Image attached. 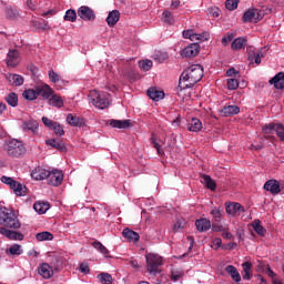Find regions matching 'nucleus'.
<instances>
[{"label": "nucleus", "mask_w": 284, "mask_h": 284, "mask_svg": "<svg viewBox=\"0 0 284 284\" xmlns=\"http://www.w3.org/2000/svg\"><path fill=\"white\" fill-rule=\"evenodd\" d=\"M225 207L226 214H231V216H241V213L245 212V206L239 202L226 203Z\"/></svg>", "instance_id": "obj_9"}, {"label": "nucleus", "mask_w": 284, "mask_h": 284, "mask_svg": "<svg viewBox=\"0 0 284 284\" xmlns=\"http://www.w3.org/2000/svg\"><path fill=\"white\" fill-rule=\"evenodd\" d=\"M162 17H163L164 23H169L170 26L174 23V17L172 16V12H170V10H164L162 13Z\"/></svg>", "instance_id": "obj_45"}, {"label": "nucleus", "mask_w": 284, "mask_h": 284, "mask_svg": "<svg viewBox=\"0 0 284 284\" xmlns=\"http://www.w3.org/2000/svg\"><path fill=\"white\" fill-rule=\"evenodd\" d=\"M253 230L254 232H256V234H258V236H265V227H263V225H261V220H255L252 223Z\"/></svg>", "instance_id": "obj_36"}, {"label": "nucleus", "mask_w": 284, "mask_h": 284, "mask_svg": "<svg viewBox=\"0 0 284 284\" xmlns=\"http://www.w3.org/2000/svg\"><path fill=\"white\" fill-rule=\"evenodd\" d=\"M264 190H266V192H271V194H278L281 193V182L271 179L265 182Z\"/></svg>", "instance_id": "obj_12"}, {"label": "nucleus", "mask_w": 284, "mask_h": 284, "mask_svg": "<svg viewBox=\"0 0 284 284\" xmlns=\"http://www.w3.org/2000/svg\"><path fill=\"white\" fill-rule=\"evenodd\" d=\"M243 271H242V278L244 281H250L253 276L252 274V264L250 262H244L242 264Z\"/></svg>", "instance_id": "obj_25"}, {"label": "nucleus", "mask_w": 284, "mask_h": 284, "mask_svg": "<svg viewBox=\"0 0 284 284\" xmlns=\"http://www.w3.org/2000/svg\"><path fill=\"white\" fill-rule=\"evenodd\" d=\"M256 14H258V9H250L243 16L244 23H252L256 21Z\"/></svg>", "instance_id": "obj_26"}, {"label": "nucleus", "mask_w": 284, "mask_h": 284, "mask_svg": "<svg viewBox=\"0 0 284 284\" xmlns=\"http://www.w3.org/2000/svg\"><path fill=\"white\" fill-rule=\"evenodd\" d=\"M248 59L251 61H254L256 63V65H261V55L260 54H255V53L250 54Z\"/></svg>", "instance_id": "obj_58"}, {"label": "nucleus", "mask_w": 284, "mask_h": 284, "mask_svg": "<svg viewBox=\"0 0 284 284\" xmlns=\"http://www.w3.org/2000/svg\"><path fill=\"white\" fill-rule=\"evenodd\" d=\"M98 278L102 284H112V281H113L112 275H110L109 273H100L98 275Z\"/></svg>", "instance_id": "obj_41"}, {"label": "nucleus", "mask_w": 284, "mask_h": 284, "mask_svg": "<svg viewBox=\"0 0 284 284\" xmlns=\"http://www.w3.org/2000/svg\"><path fill=\"white\" fill-rule=\"evenodd\" d=\"M146 270L151 276L161 274V265H163V257L156 253H149L145 255Z\"/></svg>", "instance_id": "obj_4"}, {"label": "nucleus", "mask_w": 284, "mask_h": 284, "mask_svg": "<svg viewBox=\"0 0 284 284\" xmlns=\"http://www.w3.org/2000/svg\"><path fill=\"white\" fill-rule=\"evenodd\" d=\"M201 183L203 185H205V187H207V190H211L212 192H214V190H216V182L212 179H203V180H201Z\"/></svg>", "instance_id": "obj_42"}, {"label": "nucleus", "mask_w": 284, "mask_h": 284, "mask_svg": "<svg viewBox=\"0 0 284 284\" xmlns=\"http://www.w3.org/2000/svg\"><path fill=\"white\" fill-rule=\"evenodd\" d=\"M37 241H52L54 239V235L52 233L44 231L40 232L36 235Z\"/></svg>", "instance_id": "obj_38"}, {"label": "nucleus", "mask_w": 284, "mask_h": 284, "mask_svg": "<svg viewBox=\"0 0 284 284\" xmlns=\"http://www.w3.org/2000/svg\"><path fill=\"white\" fill-rule=\"evenodd\" d=\"M4 101L11 108H17L19 105V95L16 92H11L4 98Z\"/></svg>", "instance_id": "obj_29"}, {"label": "nucleus", "mask_w": 284, "mask_h": 284, "mask_svg": "<svg viewBox=\"0 0 284 284\" xmlns=\"http://www.w3.org/2000/svg\"><path fill=\"white\" fill-rule=\"evenodd\" d=\"M51 130L54 132V134H58L59 136H63V134H65V131H63V126H61L59 122H55Z\"/></svg>", "instance_id": "obj_49"}, {"label": "nucleus", "mask_w": 284, "mask_h": 284, "mask_svg": "<svg viewBox=\"0 0 284 284\" xmlns=\"http://www.w3.org/2000/svg\"><path fill=\"white\" fill-rule=\"evenodd\" d=\"M92 246L94 247V250H99L100 253L103 254V256H110V251H108V247L102 245L101 242H93Z\"/></svg>", "instance_id": "obj_40"}, {"label": "nucleus", "mask_w": 284, "mask_h": 284, "mask_svg": "<svg viewBox=\"0 0 284 284\" xmlns=\"http://www.w3.org/2000/svg\"><path fill=\"white\" fill-rule=\"evenodd\" d=\"M205 37H203L202 34L199 33H194L191 36V41H204Z\"/></svg>", "instance_id": "obj_60"}, {"label": "nucleus", "mask_w": 284, "mask_h": 284, "mask_svg": "<svg viewBox=\"0 0 284 284\" xmlns=\"http://www.w3.org/2000/svg\"><path fill=\"white\" fill-rule=\"evenodd\" d=\"M67 123L73 128H81V125H83V120H81L79 116L72 115V113H69L67 115Z\"/></svg>", "instance_id": "obj_30"}, {"label": "nucleus", "mask_w": 284, "mask_h": 284, "mask_svg": "<svg viewBox=\"0 0 284 284\" xmlns=\"http://www.w3.org/2000/svg\"><path fill=\"white\" fill-rule=\"evenodd\" d=\"M119 19H121V12H119V10L110 11L109 16L106 17V23L110 26V28H114V26L119 23Z\"/></svg>", "instance_id": "obj_18"}, {"label": "nucleus", "mask_w": 284, "mask_h": 284, "mask_svg": "<svg viewBox=\"0 0 284 284\" xmlns=\"http://www.w3.org/2000/svg\"><path fill=\"white\" fill-rule=\"evenodd\" d=\"M152 65H153L152 60L140 61V68L144 72H150V70H152Z\"/></svg>", "instance_id": "obj_47"}, {"label": "nucleus", "mask_w": 284, "mask_h": 284, "mask_svg": "<svg viewBox=\"0 0 284 284\" xmlns=\"http://www.w3.org/2000/svg\"><path fill=\"white\" fill-rule=\"evenodd\" d=\"M275 132H276L278 139L284 142V126H283V124H277L276 129H275Z\"/></svg>", "instance_id": "obj_52"}, {"label": "nucleus", "mask_w": 284, "mask_h": 284, "mask_svg": "<svg viewBox=\"0 0 284 284\" xmlns=\"http://www.w3.org/2000/svg\"><path fill=\"white\" fill-rule=\"evenodd\" d=\"M36 91L38 97H42V99L44 100H50V97H52V94H54V90H52V88H50V85L48 84H41L36 87Z\"/></svg>", "instance_id": "obj_11"}, {"label": "nucleus", "mask_w": 284, "mask_h": 284, "mask_svg": "<svg viewBox=\"0 0 284 284\" xmlns=\"http://www.w3.org/2000/svg\"><path fill=\"white\" fill-rule=\"evenodd\" d=\"M210 14H212V17H221V9L214 7L210 9Z\"/></svg>", "instance_id": "obj_62"}, {"label": "nucleus", "mask_w": 284, "mask_h": 284, "mask_svg": "<svg viewBox=\"0 0 284 284\" xmlns=\"http://www.w3.org/2000/svg\"><path fill=\"white\" fill-rule=\"evenodd\" d=\"M276 123H270L266 124L262 128V132H264V134H274V132H276Z\"/></svg>", "instance_id": "obj_44"}, {"label": "nucleus", "mask_w": 284, "mask_h": 284, "mask_svg": "<svg viewBox=\"0 0 284 284\" xmlns=\"http://www.w3.org/2000/svg\"><path fill=\"white\" fill-rule=\"evenodd\" d=\"M203 65L201 64H192L186 70L182 72L180 75L179 88L180 90H187L190 88H194L201 79H203Z\"/></svg>", "instance_id": "obj_2"}, {"label": "nucleus", "mask_w": 284, "mask_h": 284, "mask_svg": "<svg viewBox=\"0 0 284 284\" xmlns=\"http://www.w3.org/2000/svg\"><path fill=\"white\" fill-rule=\"evenodd\" d=\"M7 79L11 85L18 88L19 85H23V78L17 73H9Z\"/></svg>", "instance_id": "obj_24"}, {"label": "nucleus", "mask_w": 284, "mask_h": 284, "mask_svg": "<svg viewBox=\"0 0 284 284\" xmlns=\"http://www.w3.org/2000/svg\"><path fill=\"white\" fill-rule=\"evenodd\" d=\"M38 274H40L42 278H52V276H54V271L51 265L43 263L38 267Z\"/></svg>", "instance_id": "obj_14"}, {"label": "nucleus", "mask_w": 284, "mask_h": 284, "mask_svg": "<svg viewBox=\"0 0 284 284\" xmlns=\"http://www.w3.org/2000/svg\"><path fill=\"white\" fill-rule=\"evenodd\" d=\"M22 130L23 132H31L32 134H37L38 130H39V123L37 121H24L22 123Z\"/></svg>", "instance_id": "obj_17"}, {"label": "nucleus", "mask_w": 284, "mask_h": 284, "mask_svg": "<svg viewBox=\"0 0 284 284\" xmlns=\"http://www.w3.org/2000/svg\"><path fill=\"white\" fill-rule=\"evenodd\" d=\"M23 99H26L27 101H34L36 99H38V93H37V89H27L23 91L22 93Z\"/></svg>", "instance_id": "obj_34"}, {"label": "nucleus", "mask_w": 284, "mask_h": 284, "mask_svg": "<svg viewBox=\"0 0 284 284\" xmlns=\"http://www.w3.org/2000/svg\"><path fill=\"white\" fill-rule=\"evenodd\" d=\"M42 123H43V125H45V128H49V130H52V128L54 126V124H55L57 122H54V121H52V120H50V119L43 116V118H42Z\"/></svg>", "instance_id": "obj_55"}, {"label": "nucleus", "mask_w": 284, "mask_h": 284, "mask_svg": "<svg viewBox=\"0 0 284 284\" xmlns=\"http://www.w3.org/2000/svg\"><path fill=\"white\" fill-rule=\"evenodd\" d=\"M211 215L214 219V221L219 223V221H221V217L223 216V213L221 212V209L215 207L211 211Z\"/></svg>", "instance_id": "obj_50"}, {"label": "nucleus", "mask_w": 284, "mask_h": 284, "mask_svg": "<svg viewBox=\"0 0 284 284\" xmlns=\"http://www.w3.org/2000/svg\"><path fill=\"white\" fill-rule=\"evenodd\" d=\"M183 276H185V273L183 272V270H172L171 271V280H173L174 282L181 281V278H183Z\"/></svg>", "instance_id": "obj_43"}, {"label": "nucleus", "mask_w": 284, "mask_h": 284, "mask_svg": "<svg viewBox=\"0 0 284 284\" xmlns=\"http://www.w3.org/2000/svg\"><path fill=\"white\" fill-rule=\"evenodd\" d=\"M187 130L189 132H201L203 130V123L201 122V120L193 118L187 123Z\"/></svg>", "instance_id": "obj_20"}, {"label": "nucleus", "mask_w": 284, "mask_h": 284, "mask_svg": "<svg viewBox=\"0 0 284 284\" xmlns=\"http://www.w3.org/2000/svg\"><path fill=\"white\" fill-rule=\"evenodd\" d=\"M111 128H115L118 130H128L132 125L130 120H110L109 121Z\"/></svg>", "instance_id": "obj_15"}, {"label": "nucleus", "mask_w": 284, "mask_h": 284, "mask_svg": "<svg viewBox=\"0 0 284 284\" xmlns=\"http://www.w3.org/2000/svg\"><path fill=\"white\" fill-rule=\"evenodd\" d=\"M146 94L152 99V101H161V99H164L165 97V92L156 90V88L149 89Z\"/></svg>", "instance_id": "obj_21"}, {"label": "nucleus", "mask_w": 284, "mask_h": 284, "mask_svg": "<svg viewBox=\"0 0 284 284\" xmlns=\"http://www.w3.org/2000/svg\"><path fill=\"white\" fill-rule=\"evenodd\" d=\"M151 143H152L153 148H155L159 156H163V154H165L163 149H161V145L159 144V142H156V136H154V135L151 136Z\"/></svg>", "instance_id": "obj_46"}, {"label": "nucleus", "mask_w": 284, "mask_h": 284, "mask_svg": "<svg viewBox=\"0 0 284 284\" xmlns=\"http://www.w3.org/2000/svg\"><path fill=\"white\" fill-rule=\"evenodd\" d=\"M225 8L231 11L236 10L239 8V0H226Z\"/></svg>", "instance_id": "obj_48"}, {"label": "nucleus", "mask_w": 284, "mask_h": 284, "mask_svg": "<svg viewBox=\"0 0 284 284\" xmlns=\"http://www.w3.org/2000/svg\"><path fill=\"white\" fill-rule=\"evenodd\" d=\"M80 272H82V274H88L90 272V266L85 263H82L80 265Z\"/></svg>", "instance_id": "obj_63"}, {"label": "nucleus", "mask_w": 284, "mask_h": 284, "mask_svg": "<svg viewBox=\"0 0 284 284\" xmlns=\"http://www.w3.org/2000/svg\"><path fill=\"white\" fill-rule=\"evenodd\" d=\"M199 52H201V45H199V43L195 42L184 48L183 51L181 52V55L185 57L186 59H192L196 57Z\"/></svg>", "instance_id": "obj_10"}, {"label": "nucleus", "mask_w": 284, "mask_h": 284, "mask_svg": "<svg viewBox=\"0 0 284 284\" xmlns=\"http://www.w3.org/2000/svg\"><path fill=\"white\" fill-rule=\"evenodd\" d=\"M195 226L199 232H207L212 227V222L207 219H201L195 222Z\"/></svg>", "instance_id": "obj_23"}, {"label": "nucleus", "mask_w": 284, "mask_h": 284, "mask_svg": "<svg viewBox=\"0 0 284 284\" xmlns=\"http://www.w3.org/2000/svg\"><path fill=\"white\" fill-rule=\"evenodd\" d=\"M245 45H247V39H245V38H236L232 42L231 48H232V50H243V48H245Z\"/></svg>", "instance_id": "obj_32"}, {"label": "nucleus", "mask_w": 284, "mask_h": 284, "mask_svg": "<svg viewBox=\"0 0 284 284\" xmlns=\"http://www.w3.org/2000/svg\"><path fill=\"white\" fill-rule=\"evenodd\" d=\"M6 254H9L10 256H21V254H23V248L19 244H13L6 251Z\"/></svg>", "instance_id": "obj_33"}, {"label": "nucleus", "mask_w": 284, "mask_h": 284, "mask_svg": "<svg viewBox=\"0 0 284 284\" xmlns=\"http://www.w3.org/2000/svg\"><path fill=\"white\" fill-rule=\"evenodd\" d=\"M7 19L10 21H14V19H19V10L16 8H7L6 9Z\"/></svg>", "instance_id": "obj_37"}, {"label": "nucleus", "mask_w": 284, "mask_h": 284, "mask_svg": "<svg viewBox=\"0 0 284 284\" xmlns=\"http://www.w3.org/2000/svg\"><path fill=\"white\" fill-rule=\"evenodd\" d=\"M4 151L11 159H21V156L26 154L27 149L23 142L17 139H11L4 143Z\"/></svg>", "instance_id": "obj_3"}, {"label": "nucleus", "mask_w": 284, "mask_h": 284, "mask_svg": "<svg viewBox=\"0 0 284 284\" xmlns=\"http://www.w3.org/2000/svg\"><path fill=\"white\" fill-rule=\"evenodd\" d=\"M0 234L9 239V241H23L24 236L21 232L11 230H21V222L14 211L3 206L0 207ZM9 227L10 230H8Z\"/></svg>", "instance_id": "obj_1"}, {"label": "nucleus", "mask_w": 284, "mask_h": 284, "mask_svg": "<svg viewBox=\"0 0 284 284\" xmlns=\"http://www.w3.org/2000/svg\"><path fill=\"white\" fill-rule=\"evenodd\" d=\"M47 145H51V148H54L55 150H59L60 152H65V143L62 141H58L54 139H50L45 141Z\"/></svg>", "instance_id": "obj_27"}, {"label": "nucleus", "mask_w": 284, "mask_h": 284, "mask_svg": "<svg viewBox=\"0 0 284 284\" xmlns=\"http://www.w3.org/2000/svg\"><path fill=\"white\" fill-rule=\"evenodd\" d=\"M63 171L59 169L49 171L43 168H37L31 172V179H63Z\"/></svg>", "instance_id": "obj_6"}, {"label": "nucleus", "mask_w": 284, "mask_h": 284, "mask_svg": "<svg viewBox=\"0 0 284 284\" xmlns=\"http://www.w3.org/2000/svg\"><path fill=\"white\" fill-rule=\"evenodd\" d=\"M239 112H241V108H239V105H225L222 108L221 110V114L223 116H232L234 114H239Z\"/></svg>", "instance_id": "obj_19"}, {"label": "nucleus", "mask_w": 284, "mask_h": 284, "mask_svg": "<svg viewBox=\"0 0 284 284\" xmlns=\"http://www.w3.org/2000/svg\"><path fill=\"white\" fill-rule=\"evenodd\" d=\"M122 236H124V239H128V241H130L132 243H138V241H140V239H141L139 233H136L130 229H124L122 232Z\"/></svg>", "instance_id": "obj_22"}, {"label": "nucleus", "mask_w": 284, "mask_h": 284, "mask_svg": "<svg viewBox=\"0 0 284 284\" xmlns=\"http://www.w3.org/2000/svg\"><path fill=\"white\" fill-rule=\"evenodd\" d=\"M221 245H223V241L220 237L213 239L211 247H214V250H219Z\"/></svg>", "instance_id": "obj_57"}, {"label": "nucleus", "mask_w": 284, "mask_h": 284, "mask_svg": "<svg viewBox=\"0 0 284 284\" xmlns=\"http://www.w3.org/2000/svg\"><path fill=\"white\" fill-rule=\"evenodd\" d=\"M33 210H36L38 214H45L50 210V204L45 202H36L33 204Z\"/></svg>", "instance_id": "obj_31"}, {"label": "nucleus", "mask_w": 284, "mask_h": 284, "mask_svg": "<svg viewBox=\"0 0 284 284\" xmlns=\"http://www.w3.org/2000/svg\"><path fill=\"white\" fill-rule=\"evenodd\" d=\"M48 185H52L53 187H59V185H62L63 179H50L47 180Z\"/></svg>", "instance_id": "obj_51"}, {"label": "nucleus", "mask_w": 284, "mask_h": 284, "mask_svg": "<svg viewBox=\"0 0 284 284\" xmlns=\"http://www.w3.org/2000/svg\"><path fill=\"white\" fill-rule=\"evenodd\" d=\"M63 19L65 21H70L71 23H74V21H77V11L74 9L67 10Z\"/></svg>", "instance_id": "obj_39"}, {"label": "nucleus", "mask_w": 284, "mask_h": 284, "mask_svg": "<svg viewBox=\"0 0 284 284\" xmlns=\"http://www.w3.org/2000/svg\"><path fill=\"white\" fill-rule=\"evenodd\" d=\"M49 79L52 83H59V74L54 70L49 71Z\"/></svg>", "instance_id": "obj_54"}, {"label": "nucleus", "mask_w": 284, "mask_h": 284, "mask_svg": "<svg viewBox=\"0 0 284 284\" xmlns=\"http://www.w3.org/2000/svg\"><path fill=\"white\" fill-rule=\"evenodd\" d=\"M227 88L230 90H237L239 89V80H236V79H229L227 80Z\"/></svg>", "instance_id": "obj_53"}, {"label": "nucleus", "mask_w": 284, "mask_h": 284, "mask_svg": "<svg viewBox=\"0 0 284 284\" xmlns=\"http://www.w3.org/2000/svg\"><path fill=\"white\" fill-rule=\"evenodd\" d=\"M185 227V222L182 220H178L176 223L173 226V232H179Z\"/></svg>", "instance_id": "obj_56"}, {"label": "nucleus", "mask_w": 284, "mask_h": 284, "mask_svg": "<svg viewBox=\"0 0 284 284\" xmlns=\"http://www.w3.org/2000/svg\"><path fill=\"white\" fill-rule=\"evenodd\" d=\"M194 33V30H192V29H189V30H186V31H183V38L184 39H192V34Z\"/></svg>", "instance_id": "obj_64"}, {"label": "nucleus", "mask_w": 284, "mask_h": 284, "mask_svg": "<svg viewBox=\"0 0 284 284\" xmlns=\"http://www.w3.org/2000/svg\"><path fill=\"white\" fill-rule=\"evenodd\" d=\"M91 103L99 110H105L110 106V94L105 92H99L97 90L90 92Z\"/></svg>", "instance_id": "obj_5"}, {"label": "nucleus", "mask_w": 284, "mask_h": 284, "mask_svg": "<svg viewBox=\"0 0 284 284\" xmlns=\"http://www.w3.org/2000/svg\"><path fill=\"white\" fill-rule=\"evenodd\" d=\"M233 39H234V34H233V33H227V34L222 39V43H223L224 45H227V43H230Z\"/></svg>", "instance_id": "obj_59"}, {"label": "nucleus", "mask_w": 284, "mask_h": 284, "mask_svg": "<svg viewBox=\"0 0 284 284\" xmlns=\"http://www.w3.org/2000/svg\"><path fill=\"white\" fill-rule=\"evenodd\" d=\"M49 105H53V108H63V99L60 95H51L49 98Z\"/></svg>", "instance_id": "obj_35"}, {"label": "nucleus", "mask_w": 284, "mask_h": 284, "mask_svg": "<svg viewBox=\"0 0 284 284\" xmlns=\"http://www.w3.org/2000/svg\"><path fill=\"white\" fill-rule=\"evenodd\" d=\"M78 17H80V19L83 21H94L97 19L94 10L85 6H82L78 9Z\"/></svg>", "instance_id": "obj_8"}, {"label": "nucleus", "mask_w": 284, "mask_h": 284, "mask_svg": "<svg viewBox=\"0 0 284 284\" xmlns=\"http://www.w3.org/2000/svg\"><path fill=\"white\" fill-rule=\"evenodd\" d=\"M268 83H271V85H274V88H276V90H284V73L280 72L277 73L274 78H272Z\"/></svg>", "instance_id": "obj_16"}, {"label": "nucleus", "mask_w": 284, "mask_h": 284, "mask_svg": "<svg viewBox=\"0 0 284 284\" xmlns=\"http://www.w3.org/2000/svg\"><path fill=\"white\" fill-rule=\"evenodd\" d=\"M225 270L227 274H230L231 278L235 281V283H241V274L234 265H229Z\"/></svg>", "instance_id": "obj_28"}, {"label": "nucleus", "mask_w": 284, "mask_h": 284, "mask_svg": "<svg viewBox=\"0 0 284 284\" xmlns=\"http://www.w3.org/2000/svg\"><path fill=\"white\" fill-rule=\"evenodd\" d=\"M2 183L9 185L10 190H12L17 196H26V194H28V187L17 182L14 179H4Z\"/></svg>", "instance_id": "obj_7"}, {"label": "nucleus", "mask_w": 284, "mask_h": 284, "mask_svg": "<svg viewBox=\"0 0 284 284\" xmlns=\"http://www.w3.org/2000/svg\"><path fill=\"white\" fill-rule=\"evenodd\" d=\"M222 237L226 239L227 241H232V239H234V235H232V233H230V231L223 230Z\"/></svg>", "instance_id": "obj_61"}, {"label": "nucleus", "mask_w": 284, "mask_h": 284, "mask_svg": "<svg viewBox=\"0 0 284 284\" xmlns=\"http://www.w3.org/2000/svg\"><path fill=\"white\" fill-rule=\"evenodd\" d=\"M7 65L8 68H17L19 65V51L9 50L7 55Z\"/></svg>", "instance_id": "obj_13"}]
</instances>
